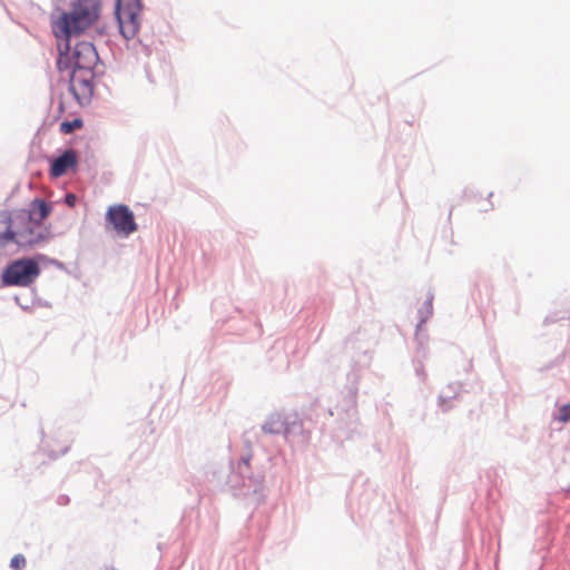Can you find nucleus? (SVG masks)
Returning a JSON list of instances; mask_svg holds the SVG:
<instances>
[{"instance_id": "34", "label": "nucleus", "mask_w": 570, "mask_h": 570, "mask_svg": "<svg viewBox=\"0 0 570 570\" xmlns=\"http://www.w3.org/2000/svg\"><path fill=\"white\" fill-rule=\"evenodd\" d=\"M40 433H41L42 436L45 435V431H43L42 428L40 429Z\"/></svg>"}, {"instance_id": "13", "label": "nucleus", "mask_w": 570, "mask_h": 570, "mask_svg": "<svg viewBox=\"0 0 570 570\" xmlns=\"http://www.w3.org/2000/svg\"><path fill=\"white\" fill-rule=\"evenodd\" d=\"M13 209L0 210V250L9 246V240L14 239L17 233L13 232Z\"/></svg>"}, {"instance_id": "31", "label": "nucleus", "mask_w": 570, "mask_h": 570, "mask_svg": "<svg viewBox=\"0 0 570 570\" xmlns=\"http://www.w3.org/2000/svg\"><path fill=\"white\" fill-rule=\"evenodd\" d=\"M415 372H416V375H417V376L422 375V374H423V365H422V364H420V366H419V367H415Z\"/></svg>"}, {"instance_id": "17", "label": "nucleus", "mask_w": 570, "mask_h": 570, "mask_svg": "<svg viewBox=\"0 0 570 570\" xmlns=\"http://www.w3.org/2000/svg\"><path fill=\"white\" fill-rule=\"evenodd\" d=\"M358 387L356 382L353 380L351 385L347 386L346 395L343 399L342 404L340 405L342 410L350 412L351 410H355L356 407V397H357Z\"/></svg>"}, {"instance_id": "24", "label": "nucleus", "mask_w": 570, "mask_h": 570, "mask_svg": "<svg viewBox=\"0 0 570 570\" xmlns=\"http://www.w3.org/2000/svg\"><path fill=\"white\" fill-rule=\"evenodd\" d=\"M27 560L26 557L21 553L14 554L10 560V568L13 570H22L26 568Z\"/></svg>"}, {"instance_id": "21", "label": "nucleus", "mask_w": 570, "mask_h": 570, "mask_svg": "<svg viewBox=\"0 0 570 570\" xmlns=\"http://www.w3.org/2000/svg\"><path fill=\"white\" fill-rule=\"evenodd\" d=\"M35 258L37 264H45L46 266L52 265L56 266L60 271H67L66 264L57 258L49 257L46 254L42 253H36Z\"/></svg>"}, {"instance_id": "27", "label": "nucleus", "mask_w": 570, "mask_h": 570, "mask_svg": "<svg viewBox=\"0 0 570 570\" xmlns=\"http://www.w3.org/2000/svg\"><path fill=\"white\" fill-rule=\"evenodd\" d=\"M65 111V104H63V100H62V94H60V100H59V105H58V110H57V115L53 117V120H57L60 118V116L63 114Z\"/></svg>"}, {"instance_id": "16", "label": "nucleus", "mask_w": 570, "mask_h": 570, "mask_svg": "<svg viewBox=\"0 0 570 570\" xmlns=\"http://www.w3.org/2000/svg\"><path fill=\"white\" fill-rule=\"evenodd\" d=\"M30 291H31V294H32V299L30 303H27V304H23V303H19V295H14L13 296V301L14 303L24 312H30L31 308L33 306H39V307H46V308H50L51 307V303L47 299H43L41 298V296H38V293H37V288L36 287H30Z\"/></svg>"}, {"instance_id": "33", "label": "nucleus", "mask_w": 570, "mask_h": 570, "mask_svg": "<svg viewBox=\"0 0 570 570\" xmlns=\"http://www.w3.org/2000/svg\"><path fill=\"white\" fill-rule=\"evenodd\" d=\"M489 208L481 209L482 212H488L489 209L493 208V204L489 200Z\"/></svg>"}, {"instance_id": "29", "label": "nucleus", "mask_w": 570, "mask_h": 570, "mask_svg": "<svg viewBox=\"0 0 570 570\" xmlns=\"http://www.w3.org/2000/svg\"><path fill=\"white\" fill-rule=\"evenodd\" d=\"M136 45H138L141 48V50H140L141 52H144L146 55H148L150 52L149 46L145 45L141 39H137L134 43V47H136Z\"/></svg>"}, {"instance_id": "5", "label": "nucleus", "mask_w": 570, "mask_h": 570, "mask_svg": "<svg viewBox=\"0 0 570 570\" xmlns=\"http://www.w3.org/2000/svg\"><path fill=\"white\" fill-rule=\"evenodd\" d=\"M41 274L35 255L9 259L1 268V281L8 287H31Z\"/></svg>"}, {"instance_id": "11", "label": "nucleus", "mask_w": 570, "mask_h": 570, "mask_svg": "<svg viewBox=\"0 0 570 570\" xmlns=\"http://www.w3.org/2000/svg\"><path fill=\"white\" fill-rule=\"evenodd\" d=\"M76 83L81 87V94L76 89V92L70 95L80 107H85L91 102L97 83L94 81L91 76L83 77L78 73H76Z\"/></svg>"}, {"instance_id": "26", "label": "nucleus", "mask_w": 570, "mask_h": 570, "mask_svg": "<svg viewBox=\"0 0 570 570\" xmlns=\"http://www.w3.org/2000/svg\"><path fill=\"white\" fill-rule=\"evenodd\" d=\"M77 196L73 194V193H67L65 196H63V202L66 205H68L69 207H75L76 204H77Z\"/></svg>"}, {"instance_id": "28", "label": "nucleus", "mask_w": 570, "mask_h": 570, "mask_svg": "<svg viewBox=\"0 0 570 570\" xmlns=\"http://www.w3.org/2000/svg\"><path fill=\"white\" fill-rule=\"evenodd\" d=\"M70 503V498L67 494H59L57 498V504L59 505H68Z\"/></svg>"}, {"instance_id": "2", "label": "nucleus", "mask_w": 570, "mask_h": 570, "mask_svg": "<svg viewBox=\"0 0 570 570\" xmlns=\"http://www.w3.org/2000/svg\"><path fill=\"white\" fill-rule=\"evenodd\" d=\"M102 0H70L68 9L55 4L50 13L51 32L63 37H82L102 14Z\"/></svg>"}, {"instance_id": "23", "label": "nucleus", "mask_w": 570, "mask_h": 570, "mask_svg": "<svg viewBox=\"0 0 570 570\" xmlns=\"http://www.w3.org/2000/svg\"><path fill=\"white\" fill-rule=\"evenodd\" d=\"M570 318V312L563 311V312H553L548 314L543 320V325H550L554 324L559 321L569 320Z\"/></svg>"}, {"instance_id": "22", "label": "nucleus", "mask_w": 570, "mask_h": 570, "mask_svg": "<svg viewBox=\"0 0 570 570\" xmlns=\"http://www.w3.org/2000/svg\"><path fill=\"white\" fill-rule=\"evenodd\" d=\"M432 302H433V294L429 293L426 299L424 301L422 307L419 311V313L422 314L423 309H425L426 311V316L421 317L420 322L416 325V331L420 328L421 324L425 323L426 318L430 315H432V313H433ZM415 335L417 336V332L415 333Z\"/></svg>"}, {"instance_id": "32", "label": "nucleus", "mask_w": 570, "mask_h": 570, "mask_svg": "<svg viewBox=\"0 0 570 570\" xmlns=\"http://www.w3.org/2000/svg\"><path fill=\"white\" fill-rule=\"evenodd\" d=\"M472 366H473V364H472V360H470V361H469V363H468V366H466V368H465V372L471 371V370H472Z\"/></svg>"}, {"instance_id": "15", "label": "nucleus", "mask_w": 570, "mask_h": 570, "mask_svg": "<svg viewBox=\"0 0 570 570\" xmlns=\"http://www.w3.org/2000/svg\"><path fill=\"white\" fill-rule=\"evenodd\" d=\"M462 384L460 382H454L448 384L446 389L442 391L438 400L439 406L442 407L443 411H448L451 409L450 402L458 396Z\"/></svg>"}, {"instance_id": "9", "label": "nucleus", "mask_w": 570, "mask_h": 570, "mask_svg": "<svg viewBox=\"0 0 570 570\" xmlns=\"http://www.w3.org/2000/svg\"><path fill=\"white\" fill-rule=\"evenodd\" d=\"M236 463L229 460L227 464H213L208 471V481L219 491L233 497L234 475Z\"/></svg>"}, {"instance_id": "25", "label": "nucleus", "mask_w": 570, "mask_h": 570, "mask_svg": "<svg viewBox=\"0 0 570 570\" xmlns=\"http://www.w3.org/2000/svg\"><path fill=\"white\" fill-rule=\"evenodd\" d=\"M70 450V445H66L63 446L59 452H56L53 450L49 451L48 452V455L51 460H57L59 459L60 456L67 454Z\"/></svg>"}, {"instance_id": "10", "label": "nucleus", "mask_w": 570, "mask_h": 570, "mask_svg": "<svg viewBox=\"0 0 570 570\" xmlns=\"http://www.w3.org/2000/svg\"><path fill=\"white\" fill-rule=\"evenodd\" d=\"M26 208L30 210V214L32 218L36 219L37 225L42 228L46 225L45 220L53 212V203L46 200L42 197H35Z\"/></svg>"}, {"instance_id": "30", "label": "nucleus", "mask_w": 570, "mask_h": 570, "mask_svg": "<svg viewBox=\"0 0 570 570\" xmlns=\"http://www.w3.org/2000/svg\"><path fill=\"white\" fill-rule=\"evenodd\" d=\"M96 32L99 35V36H102L105 35V27H97V24L94 27Z\"/></svg>"}, {"instance_id": "14", "label": "nucleus", "mask_w": 570, "mask_h": 570, "mask_svg": "<svg viewBox=\"0 0 570 570\" xmlns=\"http://www.w3.org/2000/svg\"><path fill=\"white\" fill-rule=\"evenodd\" d=\"M261 430L264 434L284 436V430H286L284 428V416H282L279 413L269 414L261 425Z\"/></svg>"}, {"instance_id": "35", "label": "nucleus", "mask_w": 570, "mask_h": 570, "mask_svg": "<svg viewBox=\"0 0 570 570\" xmlns=\"http://www.w3.org/2000/svg\"><path fill=\"white\" fill-rule=\"evenodd\" d=\"M564 491L568 493L570 492V485L568 488L564 489Z\"/></svg>"}, {"instance_id": "19", "label": "nucleus", "mask_w": 570, "mask_h": 570, "mask_svg": "<svg viewBox=\"0 0 570 570\" xmlns=\"http://www.w3.org/2000/svg\"><path fill=\"white\" fill-rule=\"evenodd\" d=\"M85 125L81 117H73L72 119H63L59 125V131L63 135H69L72 131L82 128Z\"/></svg>"}, {"instance_id": "8", "label": "nucleus", "mask_w": 570, "mask_h": 570, "mask_svg": "<svg viewBox=\"0 0 570 570\" xmlns=\"http://www.w3.org/2000/svg\"><path fill=\"white\" fill-rule=\"evenodd\" d=\"M56 156L41 155L49 164L48 174L51 179L65 176L69 170L77 171L78 158L71 148H58Z\"/></svg>"}, {"instance_id": "12", "label": "nucleus", "mask_w": 570, "mask_h": 570, "mask_svg": "<svg viewBox=\"0 0 570 570\" xmlns=\"http://www.w3.org/2000/svg\"><path fill=\"white\" fill-rule=\"evenodd\" d=\"M284 438H301L302 441H306L309 438L308 431L305 430L303 420L297 413L284 416Z\"/></svg>"}, {"instance_id": "7", "label": "nucleus", "mask_w": 570, "mask_h": 570, "mask_svg": "<svg viewBox=\"0 0 570 570\" xmlns=\"http://www.w3.org/2000/svg\"><path fill=\"white\" fill-rule=\"evenodd\" d=\"M105 227L106 230L114 232L121 238H127L137 230L138 225L135 214L128 205L114 204L106 210Z\"/></svg>"}, {"instance_id": "3", "label": "nucleus", "mask_w": 570, "mask_h": 570, "mask_svg": "<svg viewBox=\"0 0 570 570\" xmlns=\"http://www.w3.org/2000/svg\"><path fill=\"white\" fill-rule=\"evenodd\" d=\"M51 33L57 46L56 69L59 73L67 72L68 91L73 94L76 92V73L90 69L95 62H100V56L92 41L79 40L72 43V40L79 37Z\"/></svg>"}, {"instance_id": "1", "label": "nucleus", "mask_w": 570, "mask_h": 570, "mask_svg": "<svg viewBox=\"0 0 570 570\" xmlns=\"http://www.w3.org/2000/svg\"><path fill=\"white\" fill-rule=\"evenodd\" d=\"M273 468V458L267 454L255 455L252 449L242 454L236 463L233 498L244 501L256 510L266 502L269 493L267 472Z\"/></svg>"}, {"instance_id": "6", "label": "nucleus", "mask_w": 570, "mask_h": 570, "mask_svg": "<svg viewBox=\"0 0 570 570\" xmlns=\"http://www.w3.org/2000/svg\"><path fill=\"white\" fill-rule=\"evenodd\" d=\"M142 0H115L114 19L119 35L126 40H134L141 28Z\"/></svg>"}, {"instance_id": "4", "label": "nucleus", "mask_w": 570, "mask_h": 570, "mask_svg": "<svg viewBox=\"0 0 570 570\" xmlns=\"http://www.w3.org/2000/svg\"><path fill=\"white\" fill-rule=\"evenodd\" d=\"M12 220L13 232L17 235L13 240H9V245L16 246L13 254L33 249L52 237L51 225L40 228L26 207L13 209Z\"/></svg>"}, {"instance_id": "18", "label": "nucleus", "mask_w": 570, "mask_h": 570, "mask_svg": "<svg viewBox=\"0 0 570 570\" xmlns=\"http://www.w3.org/2000/svg\"><path fill=\"white\" fill-rule=\"evenodd\" d=\"M552 420L562 424L570 422V402L559 404L556 402L554 410L551 414Z\"/></svg>"}, {"instance_id": "20", "label": "nucleus", "mask_w": 570, "mask_h": 570, "mask_svg": "<svg viewBox=\"0 0 570 570\" xmlns=\"http://www.w3.org/2000/svg\"><path fill=\"white\" fill-rule=\"evenodd\" d=\"M105 62L104 60L100 58V62H95L94 67H91L90 69H85L83 72H89L91 78L94 79V81L97 83V85H102L107 88V85L106 83H102L100 81V78L102 76H105L106 71H105Z\"/></svg>"}]
</instances>
